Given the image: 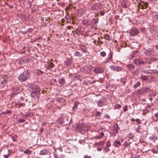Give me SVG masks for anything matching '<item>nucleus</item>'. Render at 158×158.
<instances>
[{
    "label": "nucleus",
    "instance_id": "1",
    "mask_svg": "<svg viewBox=\"0 0 158 158\" xmlns=\"http://www.w3.org/2000/svg\"><path fill=\"white\" fill-rule=\"evenodd\" d=\"M30 73L28 70H24L19 76L18 79L21 82H24L29 78Z\"/></svg>",
    "mask_w": 158,
    "mask_h": 158
},
{
    "label": "nucleus",
    "instance_id": "2",
    "mask_svg": "<svg viewBox=\"0 0 158 158\" xmlns=\"http://www.w3.org/2000/svg\"><path fill=\"white\" fill-rule=\"evenodd\" d=\"M89 127L86 124H81L78 125L77 128V130L81 133L83 131H87L89 129Z\"/></svg>",
    "mask_w": 158,
    "mask_h": 158
},
{
    "label": "nucleus",
    "instance_id": "3",
    "mask_svg": "<svg viewBox=\"0 0 158 158\" xmlns=\"http://www.w3.org/2000/svg\"><path fill=\"white\" fill-rule=\"evenodd\" d=\"M99 131L100 132L99 135L95 136L94 137L95 138L100 139L103 138L105 134H107V131L105 128H101L99 130Z\"/></svg>",
    "mask_w": 158,
    "mask_h": 158
},
{
    "label": "nucleus",
    "instance_id": "4",
    "mask_svg": "<svg viewBox=\"0 0 158 158\" xmlns=\"http://www.w3.org/2000/svg\"><path fill=\"white\" fill-rule=\"evenodd\" d=\"M94 71L96 73L99 74L103 73L104 71V70L102 68L97 67L94 69Z\"/></svg>",
    "mask_w": 158,
    "mask_h": 158
},
{
    "label": "nucleus",
    "instance_id": "5",
    "mask_svg": "<svg viewBox=\"0 0 158 158\" xmlns=\"http://www.w3.org/2000/svg\"><path fill=\"white\" fill-rule=\"evenodd\" d=\"M139 33V30L135 28L132 29L130 31V34L132 36H135L137 35Z\"/></svg>",
    "mask_w": 158,
    "mask_h": 158
},
{
    "label": "nucleus",
    "instance_id": "6",
    "mask_svg": "<svg viewBox=\"0 0 158 158\" xmlns=\"http://www.w3.org/2000/svg\"><path fill=\"white\" fill-rule=\"evenodd\" d=\"M110 67L111 70L117 72L121 71L122 69V67L115 65H111Z\"/></svg>",
    "mask_w": 158,
    "mask_h": 158
},
{
    "label": "nucleus",
    "instance_id": "7",
    "mask_svg": "<svg viewBox=\"0 0 158 158\" xmlns=\"http://www.w3.org/2000/svg\"><path fill=\"white\" fill-rule=\"evenodd\" d=\"M40 91V89L38 88L36 91H31V97L33 98H35L36 97H38L39 93Z\"/></svg>",
    "mask_w": 158,
    "mask_h": 158
},
{
    "label": "nucleus",
    "instance_id": "8",
    "mask_svg": "<svg viewBox=\"0 0 158 158\" xmlns=\"http://www.w3.org/2000/svg\"><path fill=\"white\" fill-rule=\"evenodd\" d=\"M38 88H40L39 87L36 85H32L29 86V89L31 91H36Z\"/></svg>",
    "mask_w": 158,
    "mask_h": 158
},
{
    "label": "nucleus",
    "instance_id": "9",
    "mask_svg": "<svg viewBox=\"0 0 158 158\" xmlns=\"http://www.w3.org/2000/svg\"><path fill=\"white\" fill-rule=\"evenodd\" d=\"M134 63L136 65L139 64L140 65L141 64H143L144 62L141 60L139 59H135L134 61Z\"/></svg>",
    "mask_w": 158,
    "mask_h": 158
},
{
    "label": "nucleus",
    "instance_id": "10",
    "mask_svg": "<svg viewBox=\"0 0 158 158\" xmlns=\"http://www.w3.org/2000/svg\"><path fill=\"white\" fill-rule=\"evenodd\" d=\"M119 129V127L117 124H116L114 125L113 129V133L114 134H116L118 133Z\"/></svg>",
    "mask_w": 158,
    "mask_h": 158
},
{
    "label": "nucleus",
    "instance_id": "11",
    "mask_svg": "<svg viewBox=\"0 0 158 158\" xmlns=\"http://www.w3.org/2000/svg\"><path fill=\"white\" fill-rule=\"evenodd\" d=\"M112 53H111L110 52L109 54V57L106 59L105 60L103 61V62L104 63H106L107 62H109L112 59Z\"/></svg>",
    "mask_w": 158,
    "mask_h": 158
},
{
    "label": "nucleus",
    "instance_id": "12",
    "mask_svg": "<svg viewBox=\"0 0 158 158\" xmlns=\"http://www.w3.org/2000/svg\"><path fill=\"white\" fill-rule=\"evenodd\" d=\"M65 64L68 66H70L72 64L71 60L69 59H67L64 62Z\"/></svg>",
    "mask_w": 158,
    "mask_h": 158
},
{
    "label": "nucleus",
    "instance_id": "13",
    "mask_svg": "<svg viewBox=\"0 0 158 158\" xmlns=\"http://www.w3.org/2000/svg\"><path fill=\"white\" fill-rule=\"evenodd\" d=\"M148 3L146 2H143L141 3V8L142 9H146L148 6Z\"/></svg>",
    "mask_w": 158,
    "mask_h": 158
},
{
    "label": "nucleus",
    "instance_id": "14",
    "mask_svg": "<svg viewBox=\"0 0 158 158\" xmlns=\"http://www.w3.org/2000/svg\"><path fill=\"white\" fill-rule=\"evenodd\" d=\"M158 60V58H155L153 57H152L150 58V59L148 60L147 61V62L149 64H151L152 62H154L156 61H157Z\"/></svg>",
    "mask_w": 158,
    "mask_h": 158
},
{
    "label": "nucleus",
    "instance_id": "15",
    "mask_svg": "<svg viewBox=\"0 0 158 158\" xmlns=\"http://www.w3.org/2000/svg\"><path fill=\"white\" fill-rule=\"evenodd\" d=\"M113 145L116 147H118L121 145L120 142L118 141H115Z\"/></svg>",
    "mask_w": 158,
    "mask_h": 158
},
{
    "label": "nucleus",
    "instance_id": "16",
    "mask_svg": "<svg viewBox=\"0 0 158 158\" xmlns=\"http://www.w3.org/2000/svg\"><path fill=\"white\" fill-rule=\"evenodd\" d=\"M48 151L47 150L44 149L41 150L40 152V154L41 155H45L47 154L48 153Z\"/></svg>",
    "mask_w": 158,
    "mask_h": 158
},
{
    "label": "nucleus",
    "instance_id": "17",
    "mask_svg": "<svg viewBox=\"0 0 158 158\" xmlns=\"http://www.w3.org/2000/svg\"><path fill=\"white\" fill-rule=\"evenodd\" d=\"M97 104L99 107H102L104 105V103L102 100L99 99L97 102Z\"/></svg>",
    "mask_w": 158,
    "mask_h": 158
},
{
    "label": "nucleus",
    "instance_id": "18",
    "mask_svg": "<svg viewBox=\"0 0 158 158\" xmlns=\"http://www.w3.org/2000/svg\"><path fill=\"white\" fill-rule=\"evenodd\" d=\"M91 70V69L90 67L89 68H88V67H86L85 68L84 70V72L86 73H89Z\"/></svg>",
    "mask_w": 158,
    "mask_h": 158
},
{
    "label": "nucleus",
    "instance_id": "19",
    "mask_svg": "<svg viewBox=\"0 0 158 158\" xmlns=\"http://www.w3.org/2000/svg\"><path fill=\"white\" fill-rule=\"evenodd\" d=\"M127 67L130 70H132L134 68V65L131 64H129L127 66Z\"/></svg>",
    "mask_w": 158,
    "mask_h": 158
},
{
    "label": "nucleus",
    "instance_id": "20",
    "mask_svg": "<svg viewBox=\"0 0 158 158\" xmlns=\"http://www.w3.org/2000/svg\"><path fill=\"white\" fill-rule=\"evenodd\" d=\"M56 100L59 102L61 103L63 102L64 101V99L63 98H57Z\"/></svg>",
    "mask_w": 158,
    "mask_h": 158
},
{
    "label": "nucleus",
    "instance_id": "21",
    "mask_svg": "<svg viewBox=\"0 0 158 158\" xmlns=\"http://www.w3.org/2000/svg\"><path fill=\"white\" fill-rule=\"evenodd\" d=\"M65 83V80L63 78H60L59 80V83L60 85H62L64 84Z\"/></svg>",
    "mask_w": 158,
    "mask_h": 158
},
{
    "label": "nucleus",
    "instance_id": "22",
    "mask_svg": "<svg viewBox=\"0 0 158 158\" xmlns=\"http://www.w3.org/2000/svg\"><path fill=\"white\" fill-rule=\"evenodd\" d=\"M138 53V52L137 51H134L133 52V53L131 54L129 56V58L130 59H131L132 58H133L135 54L136 53Z\"/></svg>",
    "mask_w": 158,
    "mask_h": 158
},
{
    "label": "nucleus",
    "instance_id": "23",
    "mask_svg": "<svg viewBox=\"0 0 158 158\" xmlns=\"http://www.w3.org/2000/svg\"><path fill=\"white\" fill-rule=\"evenodd\" d=\"M140 83L139 81H137L136 83H135V85H133V87L135 89L138 86H140Z\"/></svg>",
    "mask_w": 158,
    "mask_h": 158
},
{
    "label": "nucleus",
    "instance_id": "24",
    "mask_svg": "<svg viewBox=\"0 0 158 158\" xmlns=\"http://www.w3.org/2000/svg\"><path fill=\"white\" fill-rule=\"evenodd\" d=\"M31 151H30L28 149L24 151V153L25 154H27L28 155L31 154Z\"/></svg>",
    "mask_w": 158,
    "mask_h": 158
},
{
    "label": "nucleus",
    "instance_id": "25",
    "mask_svg": "<svg viewBox=\"0 0 158 158\" xmlns=\"http://www.w3.org/2000/svg\"><path fill=\"white\" fill-rule=\"evenodd\" d=\"M74 55L76 56H82V54L79 52H76L74 54Z\"/></svg>",
    "mask_w": 158,
    "mask_h": 158
},
{
    "label": "nucleus",
    "instance_id": "26",
    "mask_svg": "<svg viewBox=\"0 0 158 158\" xmlns=\"http://www.w3.org/2000/svg\"><path fill=\"white\" fill-rule=\"evenodd\" d=\"M81 48L84 52H87L86 47L85 46H82Z\"/></svg>",
    "mask_w": 158,
    "mask_h": 158
},
{
    "label": "nucleus",
    "instance_id": "27",
    "mask_svg": "<svg viewBox=\"0 0 158 158\" xmlns=\"http://www.w3.org/2000/svg\"><path fill=\"white\" fill-rule=\"evenodd\" d=\"M149 95L151 96L155 97L156 95V93L155 92L151 91L149 93Z\"/></svg>",
    "mask_w": 158,
    "mask_h": 158
},
{
    "label": "nucleus",
    "instance_id": "28",
    "mask_svg": "<svg viewBox=\"0 0 158 158\" xmlns=\"http://www.w3.org/2000/svg\"><path fill=\"white\" fill-rule=\"evenodd\" d=\"M121 107V105L119 104H116L114 106V108L115 109H119Z\"/></svg>",
    "mask_w": 158,
    "mask_h": 158
},
{
    "label": "nucleus",
    "instance_id": "29",
    "mask_svg": "<svg viewBox=\"0 0 158 158\" xmlns=\"http://www.w3.org/2000/svg\"><path fill=\"white\" fill-rule=\"evenodd\" d=\"M127 137H128L130 139H131L133 138L134 135L131 133H129L127 135Z\"/></svg>",
    "mask_w": 158,
    "mask_h": 158
},
{
    "label": "nucleus",
    "instance_id": "30",
    "mask_svg": "<svg viewBox=\"0 0 158 158\" xmlns=\"http://www.w3.org/2000/svg\"><path fill=\"white\" fill-rule=\"evenodd\" d=\"M148 112L149 111L148 110L147 108H145V109H143V114L145 115L147 114Z\"/></svg>",
    "mask_w": 158,
    "mask_h": 158
},
{
    "label": "nucleus",
    "instance_id": "31",
    "mask_svg": "<svg viewBox=\"0 0 158 158\" xmlns=\"http://www.w3.org/2000/svg\"><path fill=\"white\" fill-rule=\"evenodd\" d=\"M17 105L19 107H21V106L24 107L25 106V104L24 103H22L21 102L18 103Z\"/></svg>",
    "mask_w": 158,
    "mask_h": 158
},
{
    "label": "nucleus",
    "instance_id": "32",
    "mask_svg": "<svg viewBox=\"0 0 158 158\" xmlns=\"http://www.w3.org/2000/svg\"><path fill=\"white\" fill-rule=\"evenodd\" d=\"M11 112V111L10 110H7L6 111L3 112L2 114H10Z\"/></svg>",
    "mask_w": 158,
    "mask_h": 158
},
{
    "label": "nucleus",
    "instance_id": "33",
    "mask_svg": "<svg viewBox=\"0 0 158 158\" xmlns=\"http://www.w3.org/2000/svg\"><path fill=\"white\" fill-rule=\"evenodd\" d=\"M36 73L39 75H42L43 73V72L40 70L38 69L37 70Z\"/></svg>",
    "mask_w": 158,
    "mask_h": 158
},
{
    "label": "nucleus",
    "instance_id": "34",
    "mask_svg": "<svg viewBox=\"0 0 158 158\" xmlns=\"http://www.w3.org/2000/svg\"><path fill=\"white\" fill-rule=\"evenodd\" d=\"M25 121V119H20L18 120V122L19 123H22L24 122Z\"/></svg>",
    "mask_w": 158,
    "mask_h": 158
},
{
    "label": "nucleus",
    "instance_id": "35",
    "mask_svg": "<svg viewBox=\"0 0 158 158\" xmlns=\"http://www.w3.org/2000/svg\"><path fill=\"white\" fill-rule=\"evenodd\" d=\"M102 57H105L106 55V53L104 51L100 53Z\"/></svg>",
    "mask_w": 158,
    "mask_h": 158
},
{
    "label": "nucleus",
    "instance_id": "36",
    "mask_svg": "<svg viewBox=\"0 0 158 158\" xmlns=\"http://www.w3.org/2000/svg\"><path fill=\"white\" fill-rule=\"evenodd\" d=\"M145 53L148 55H149L150 54V51L148 50H145Z\"/></svg>",
    "mask_w": 158,
    "mask_h": 158
},
{
    "label": "nucleus",
    "instance_id": "37",
    "mask_svg": "<svg viewBox=\"0 0 158 158\" xmlns=\"http://www.w3.org/2000/svg\"><path fill=\"white\" fill-rule=\"evenodd\" d=\"M55 66L54 64L52 63H50L49 65V68H52L54 67Z\"/></svg>",
    "mask_w": 158,
    "mask_h": 158
},
{
    "label": "nucleus",
    "instance_id": "38",
    "mask_svg": "<svg viewBox=\"0 0 158 158\" xmlns=\"http://www.w3.org/2000/svg\"><path fill=\"white\" fill-rule=\"evenodd\" d=\"M101 115V113L99 111H97L95 115L97 117H99Z\"/></svg>",
    "mask_w": 158,
    "mask_h": 158
},
{
    "label": "nucleus",
    "instance_id": "39",
    "mask_svg": "<svg viewBox=\"0 0 158 158\" xmlns=\"http://www.w3.org/2000/svg\"><path fill=\"white\" fill-rule=\"evenodd\" d=\"M123 110L124 112H125L127 110V106H125L123 108Z\"/></svg>",
    "mask_w": 158,
    "mask_h": 158
},
{
    "label": "nucleus",
    "instance_id": "40",
    "mask_svg": "<svg viewBox=\"0 0 158 158\" xmlns=\"http://www.w3.org/2000/svg\"><path fill=\"white\" fill-rule=\"evenodd\" d=\"M142 79L144 80H146L148 79V77L146 76H143L142 77Z\"/></svg>",
    "mask_w": 158,
    "mask_h": 158
},
{
    "label": "nucleus",
    "instance_id": "41",
    "mask_svg": "<svg viewBox=\"0 0 158 158\" xmlns=\"http://www.w3.org/2000/svg\"><path fill=\"white\" fill-rule=\"evenodd\" d=\"M106 147H109L110 146V141H108L106 143Z\"/></svg>",
    "mask_w": 158,
    "mask_h": 158
},
{
    "label": "nucleus",
    "instance_id": "42",
    "mask_svg": "<svg viewBox=\"0 0 158 158\" xmlns=\"http://www.w3.org/2000/svg\"><path fill=\"white\" fill-rule=\"evenodd\" d=\"M131 143V142L128 143L127 142H125L124 143V145L126 146H129Z\"/></svg>",
    "mask_w": 158,
    "mask_h": 158
},
{
    "label": "nucleus",
    "instance_id": "43",
    "mask_svg": "<svg viewBox=\"0 0 158 158\" xmlns=\"http://www.w3.org/2000/svg\"><path fill=\"white\" fill-rule=\"evenodd\" d=\"M132 73L134 75H137L138 73L137 70L133 71L132 72Z\"/></svg>",
    "mask_w": 158,
    "mask_h": 158
},
{
    "label": "nucleus",
    "instance_id": "44",
    "mask_svg": "<svg viewBox=\"0 0 158 158\" xmlns=\"http://www.w3.org/2000/svg\"><path fill=\"white\" fill-rule=\"evenodd\" d=\"M79 104V102H75L74 104V107L75 108H76Z\"/></svg>",
    "mask_w": 158,
    "mask_h": 158
},
{
    "label": "nucleus",
    "instance_id": "45",
    "mask_svg": "<svg viewBox=\"0 0 158 158\" xmlns=\"http://www.w3.org/2000/svg\"><path fill=\"white\" fill-rule=\"evenodd\" d=\"M104 149L105 151L106 152H108L109 151V148L108 147H106Z\"/></svg>",
    "mask_w": 158,
    "mask_h": 158
},
{
    "label": "nucleus",
    "instance_id": "46",
    "mask_svg": "<svg viewBox=\"0 0 158 158\" xmlns=\"http://www.w3.org/2000/svg\"><path fill=\"white\" fill-rule=\"evenodd\" d=\"M93 20L94 21V24H96L98 22V20L96 19H93Z\"/></svg>",
    "mask_w": 158,
    "mask_h": 158
},
{
    "label": "nucleus",
    "instance_id": "47",
    "mask_svg": "<svg viewBox=\"0 0 158 158\" xmlns=\"http://www.w3.org/2000/svg\"><path fill=\"white\" fill-rule=\"evenodd\" d=\"M135 121L138 123L140 124L141 123V122L140 121V120L139 119H135Z\"/></svg>",
    "mask_w": 158,
    "mask_h": 158
},
{
    "label": "nucleus",
    "instance_id": "48",
    "mask_svg": "<svg viewBox=\"0 0 158 158\" xmlns=\"http://www.w3.org/2000/svg\"><path fill=\"white\" fill-rule=\"evenodd\" d=\"M145 91L146 92L148 93V92H150V89L148 88H146L145 89Z\"/></svg>",
    "mask_w": 158,
    "mask_h": 158
},
{
    "label": "nucleus",
    "instance_id": "49",
    "mask_svg": "<svg viewBox=\"0 0 158 158\" xmlns=\"http://www.w3.org/2000/svg\"><path fill=\"white\" fill-rule=\"evenodd\" d=\"M152 152L154 153H157L158 152V151L156 149H153L152 151Z\"/></svg>",
    "mask_w": 158,
    "mask_h": 158
},
{
    "label": "nucleus",
    "instance_id": "50",
    "mask_svg": "<svg viewBox=\"0 0 158 158\" xmlns=\"http://www.w3.org/2000/svg\"><path fill=\"white\" fill-rule=\"evenodd\" d=\"M105 39L107 40H109L110 39L109 36L108 35H106L105 36Z\"/></svg>",
    "mask_w": 158,
    "mask_h": 158
},
{
    "label": "nucleus",
    "instance_id": "51",
    "mask_svg": "<svg viewBox=\"0 0 158 158\" xmlns=\"http://www.w3.org/2000/svg\"><path fill=\"white\" fill-rule=\"evenodd\" d=\"M104 14H105V12L104 11H100V14L101 15L103 16L104 15Z\"/></svg>",
    "mask_w": 158,
    "mask_h": 158
},
{
    "label": "nucleus",
    "instance_id": "52",
    "mask_svg": "<svg viewBox=\"0 0 158 158\" xmlns=\"http://www.w3.org/2000/svg\"><path fill=\"white\" fill-rule=\"evenodd\" d=\"M6 80L5 79H3V80L1 82V84H4L5 83H6Z\"/></svg>",
    "mask_w": 158,
    "mask_h": 158
},
{
    "label": "nucleus",
    "instance_id": "53",
    "mask_svg": "<svg viewBox=\"0 0 158 158\" xmlns=\"http://www.w3.org/2000/svg\"><path fill=\"white\" fill-rule=\"evenodd\" d=\"M54 158H59L57 154H54Z\"/></svg>",
    "mask_w": 158,
    "mask_h": 158
},
{
    "label": "nucleus",
    "instance_id": "54",
    "mask_svg": "<svg viewBox=\"0 0 158 158\" xmlns=\"http://www.w3.org/2000/svg\"><path fill=\"white\" fill-rule=\"evenodd\" d=\"M96 82V80H94L92 81H90L89 82V83L91 84H93L95 83Z\"/></svg>",
    "mask_w": 158,
    "mask_h": 158
},
{
    "label": "nucleus",
    "instance_id": "55",
    "mask_svg": "<svg viewBox=\"0 0 158 158\" xmlns=\"http://www.w3.org/2000/svg\"><path fill=\"white\" fill-rule=\"evenodd\" d=\"M12 138L13 141H16V138H15V137H12Z\"/></svg>",
    "mask_w": 158,
    "mask_h": 158
},
{
    "label": "nucleus",
    "instance_id": "56",
    "mask_svg": "<svg viewBox=\"0 0 158 158\" xmlns=\"http://www.w3.org/2000/svg\"><path fill=\"white\" fill-rule=\"evenodd\" d=\"M105 117L106 118H110V116L109 115H107V114L105 116Z\"/></svg>",
    "mask_w": 158,
    "mask_h": 158
},
{
    "label": "nucleus",
    "instance_id": "57",
    "mask_svg": "<svg viewBox=\"0 0 158 158\" xmlns=\"http://www.w3.org/2000/svg\"><path fill=\"white\" fill-rule=\"evenodd\" d=\"M155 116L156 118H158V113H156L155 114Z\"/></svg>",
    "mask_w": 158,
    "mask_h": 158
},
{
    "label": "nucleus",
    "instance_id": "58",
    "mask_svg": "<svg viewBox=\"0 0 158 158\" xmlns=\"http://www.w3.org/2000/svg\"><path fill=\"white\" fill-rule=\"evenodd\" d=\"M84 158H91L89 156H86L84 157Z\"/></svg>",
    "mask_w": 158,
    "mask_h": 158
},
{
    "label": "nucleus",
    "instance_id": "59",
    "mask_svg": "<svg viewBox=\"0 0 158 158\" xmlns=\"http://www.w3.org/2000/svg\"><path fill=\"white\" fill-rule=\"evenodd\" d=\"M131 121L132 122H134L135 121V120L134 118H131Z\"/></svg>",
    "mask_w": 158,
    "mask_h": 158
},
{
    "label": "nucleus",
    "instance_id": "60",
    "mask_svg": "<svg viewBox=\"0 0 158 158\" xmlns=\"http://www.w3.org/2000/svg\"><path fill=\"white\" fill-rule=\"evenodd\" d=\"M155 129L156 130L157 132H158V127H155Z\"/></svg>",
    "mask_w": 158,
    "mask_h": 158
},
{
    "label": "nucleus",
    "instance_id": "61",
    "mask_svg": "<svg viewBox=\"0 0 158 158\" xmlns=\"http://www.w3.org/2000/svg\"><path fill=\"white\" fill-rule=\"evenodd\" d=\"M8 155V154L7 155H4V156L5 157V158H8L7 155Z\"/></svg>",
    "mask_w": 158,
    "mask_h": 158
},
{
    "label": "nucleus",
    "instance_id": "62",
    "mask_svg": "<svg viewBox=\"0 0 158 158\" xmlns=\"http://www.w3.org/2000/svg\"><path fill=\"white\" fill-rule=\"evenodd\" d=\"M64 21H65V20H64V19H61V22H62V23H64Z\"/></svg>",
    "mask_w": 158,
    "mask_h": 158
},
{
    "label": "nucleus",
    "instance_id": "63",
    "mask_svg": "<svg viewBox=\"0 0 158 158\" xmlns=\"http://www.w3.org/2000/svg\"><path fill=\"white\" fill-rule=\"evenodd\" d=\"M155 48L157 49L158 50V45H156L155 46Z\"/></svg>",
    "mask_w": 158,
    "mask_h": 158
},
{
    "label": "nucleus",
    "instance_id": "64",
    "mask_svg": "<svg viewBox=\"0 0 158 158\" xmlns=\"http://www.w3.org/2000/svg\"><path fill=\"white\" fill-rule=\"evenodd\" d=\"M155 16L156 18V19L158 20V15H155Z\"/></svg>",
    "mask_w": 158,
    "mask_h": 158
}]
</instances>
